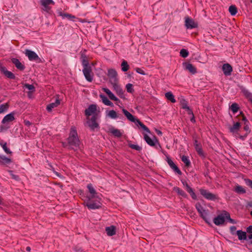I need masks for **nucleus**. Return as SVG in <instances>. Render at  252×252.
Masks as SVG:
<instances>
[{"label":"nucleus","mask_w":252,"mask_h":252,"mask_svg":"<svg viewBox=\"0 0 252 252\" xmlns=\"http://www.w3.org/2000/svg\"><path fill=\"white\" fill-rule=\"evenodd\" d=\"M87 188L90 195H89L88 199L85 200V203H83L84 206H87L90 210L101 208L102 205L101 202V198L97 196V193L93 188L92 184L91 183L88 184Z\"/></svg>","instance_id":"f257e3e1"},{"label":"nucleus","mask_w":252,"mask_h":252,"mask_svg":"<svg viewBox=\"0 0 252 252\" xmlns=\"http://www.w3.org/2000/svg\"><path fill=\"white\" fill-rule=\"evenodd\" d=\"M68 144L69 146V150L76 151L79 148L80 141L78 136L77 130L75 126H72L70 130L68 137L67 138Z\"/></svg>","instance_id":"f03ea898"},{"label":"nucleus","mask_w":252,"mask_h":252,"mask_svg":"<svg viewBox=\"0 0 252 252\" xmlns=\"http://www.w3.org/2000/svg\"><path fill=\"white\" fill-rule=\"evenodd\" d=\"M235 118L237 119L238 121H242L244 123L243 129L245 131V133L244 135H241L240 133H238L237 137L240 138L242 140H244L251 132V130L250 127V123L243 111H241L240 114L238 115Z\"/></svg>","instance_id":"7ed1b4c3"},{"label":"nucleus","mask_w":252,"mask_h":252,"mask_svg":"<svg viewBox=\"0 0 252 252\" xmlns=\"http://www.w3.org/2000/svg\"><path fill=\"white\" fill-rule=\"evenodd\" d=\"M41 11L45 12L50 15L54 14L52 10V6L54 5L55 2L53 0H40Z\"/></svg>","instance_id":"20e7f679"},{"label":"nucleus","mask_w":252,"mask_h":252,"mask_svg":"<svg viewBox=\"0 0 252 252\" xmlns=\"http://www.w3.org/2000/svg\"><path fill=\"white\" fill-rule=\"evenodd\" d=\"M199 191L200 194L207 200L218 202L220 199L218 194L210 192L207 189L201 188Z\"/></svg>","instance_id":"39448f33"},{"label":"nucleus","mask_w":252,"mask_h":252,"mask_svg":"<svg viewBox=\"0 0 252 252\" xmlns=\"http://www.w3.org/2000/svg\"><path fill=\"white\" fill-rule=\"evenodd\" d=\"M97 117L98 114H94L91 118L89 117L87 118V123L92 131H94L95 129H99L100 128L99 124L97 122Z\"/></svg>","instance_id":"423d86ee"},{"label":"nucleus","mask_w":252,"mask_h":252,"mask_svg":"<svg viewBox=\"0 0 252 252\" xmlns=\"http://www.w3.org/2000/svg\"><path fill=\"white\" fill-rule=\"evenodd\" d=\"M195 208L199 214L200 217L208 224H210V222L208 220L207 216L208 215V210H205L203 209L202 206L200 202H197L195 204Z\"/></svg>","instance_id":"0eeeda50"},{"label":"nucleus","mask_w":252,"mask_h":252,"mask_svg":"<svg viewBox=\"0 0 252 252\" xmlns=\"http://www.w3.org/2000/svg\"><path fill=\"white\" fill-rule=\"evenodd\" d=\"M107 76L109 79V82L111 84L118 82V73L115 69H108Z\"/></svg>","instance_id":"6e6552de"},{"label":"nucleus","mask_w":252,"mask_h":252,"mask_svg":"<svg viewBox=\"0 0 252 252\" xmlns=\"http://www.w3.org/2000/svg\"><path fill=\"white\" fill-rule=\"evenodd\" d=\"M82 71L87 81L89 82H92L93 80V77L94 76L92 67H85V68L83 69Z\"/></svg>","instance_id":"1a4fd4ad"},{"label":"nucleus","mask_w":252,"mask_h":252,"mask_svg":"<svg viewBox=\"0 0 252 252\" xmlns=\"http://www.w3.org/2000/svg\"><path fill=\"white\" fill-rule=\"evenodd\" d=\"M26 55L28 56L30 61H34L37 63H42L41 58H40L34 51L27 50Z\"/></svg>","instance_id":"9d476101"},{"label":"nucleus","mask_w":252,"mask_h":252,"mask_svg":"<svg viewBox=\"0 0 252 252\" xmlns=\"http://www.w3.org/2000/svg\"><path fill=\"white\" fill-rule=\"evenodd\" d=\"M185 25L187 29H189L196 28L198 26L197 22H195L193 19L188 16L185 18Z\"/></svg>","instance_id":"9b49d317"},{"label":"nucleus","mask_w":252,"mask_h":252,"mask_svg":"<svg viewBox=\"0 0 252 252\" xmlns=\"http://www.w3.org/2000/svg\"><path fill=\"white\" fill-rule=\"evenodd\" d=\"M117 94L121 98L125 99L124 91L118 84V82L111 84Z\"/></svg>","instance_id":"f8f14e48"},{"label":"nucleus","mask_w":252,"mask_h":252,"mask_svg":"<svg viewBox=\"0 0 252 252\" xmlns=\"http://www.w3.org/2000/svg\"><path fill=\"white\" fill-rule=\"evenodd\" d=\"M97 110V105L96 104H91L89 105L88 108L86 109L85 110V115L87 117V118L89 117L92 114L93 115L94 114H97L96 113Z\"/></svg>","instance_id":"ddd939ff"},{"label":"nucleus","mask_w":252,"mask_h":252,"mask_svg":"<svg viewBox=\"0 0 252 252\" xmlns=\"http://www.w3.org/2000/svg\"><path fill=\"white\" fill-rule=\"evenodd\" d=\"M241 121H238L236 122H234L232 126H230L229 127V131L232 133H235V136L237 137L238 136V133L239 130L240 129L241 126V124L240 123Z\"/></svg>","instance_id":"4468645a"},{"label":"nucleus","mask_w":252,"mask_h":252,"mask_svg":"<svg viewBox=\"0 0 252 252\" xmlns=\"http://www.w3.org/2000/svg\"><path fill=\"white\" fill-rule=\"evenodd\" d=\"M166 161L170 168L173 169L175 173L178 174L179 175H181L182 174V171L169 157H167Z\"/></svg>","instance_id":"2eb2a0df"},{"label":"nucleus","mask_w":252,"mask_h":252,"mask_svg":"<svg viewBox=\"0 0 252 252\" xmlns=\"http://www.w3.org/2000/svg\"><path fill=\"white\" fill-rule=\"evenodd\" d=\"M57 13L58 16L62 17L63 19L67 18L69 20L74 21V19L76 18L75 16L71 14L63 12L62 9L58 10Z\"/></svg>","instance_id":"dca6fc26"},{"label":"nucleus","mask_w":252,"mask_h":252,"mask_svg":"<svg viewBox=\"0 0 252 252\" xmlns=\"http://www.w3.org/2000/svg\"><path fill=\"white\" fill-rule=\"evenodd\" d=\"M222 70L223 71V74L225 76H229L231 74V73L233 71V68L232 66L229 63H226L223 64Z\"/></svg>","instance_id":"f3484780"},{"label":"nucleus","mask_w":252,"mask_h":252,"mask_svg":"<svg viewBox=\"0 0 252 252\" xmlns=\"http://www.w3.org/2000/svg\"><path fill=\"white\" fill-rule=\"evenodd\" d=\"M213 222L216 225H220L224 224V217H223L222 213L221 214L218 215L216 217L213 219Z\"/></svg>","instance_id":"a211bd4d"},{"label":"nucleus","mask_w":252,"mask_h":252,"mask_svg":"<svg viewBox=\"0 0 252 252\" xmlns=\"http://www.w3.org/2000/svg\"><path fill=\"white\" fill-rule=\"evenodd\" d=\"M11 61L19 70L23 71L25 69V66L18 59L13 58L11 59Z\"/></svg>","instance_id":"6ab92c4d"},{"label":"nucleus","mask_w":252,"mask_h":252,"mask_svg":"<svg viewBox=\"0 0 252 252\" xmlns=\"http://www.w3.org/2000/svg\"><path fill=\"white\" fill-rule=\"evenodd\" d=\"M185 69L188 70L190 73L194 74L197 72L196 67L189 63L185 62L183 63Z\"/></svg>","instance_id":"aec40b11"},{"label":"nucleus","mask_w":252,"mask_h":252,"mask_svg":"<svg viewBox=\"0 0 252 252\" xmlns=\"http://www.w3.org/2000/svg\"><path fill=\"white\" fill-rule=\"evenodd\" d=\"M14 115V112H12L11 113L6 115L3 118L1 123L4 124L7 123H9L15 120Z\"/></svg>","instance_id":"412c9836"},{"label":"nucleus","mask_w":252,"mask_h":252,"mask_svg":"<svg viewBox=\"0 0 252 252\" xmlns=\"http://www.w3.org/2000/svg\"><path fill=\"white\" fill-rule=\"evenodd\" d=\"M194 147L195 148L196 152H197L198 155L200 157L203 158H206V154L204 153L202 149V146L201 144L195 145V146H194Z\"/></svg>","instance_id":"4be33fe9"},{"label":"nucleus","mask_w":252,"mask_h":252,"mask_svg":"<svg viewBox=\"0 0 252 252\" xmlns=\"http://www.w3.org/2000/svg\"><path fill=\"white\" fill-rule=\"evenodd\" d=\"M61 103V100L58 98L56 99V101L55 102H52L48 105H47L46 107V109L48 112H51L52 109L55 107H58Z\"/></svg>","instance_id":"5701e85b"},{"label":"nucleus","mask_w":252,"mask_h":252,"mask_svg":"<svg viewBox=\"0 0 252 252\" xmlns=\"http://www.w3.org/2000/svg\"><path fill=\"white\" fill-rule=\"evenodd\" d=\"M1 71L3 72L4 75L9 79H16V76L12 72L7 70L5 67H1Z\"/></svg>","instance_id":"b1692460"},{"label":"nucleus","mask_w":252,"mask_h":252,"mask_svg":"<svg viewBox=\"0 0 252 252\" xmlns=\"http://www.w3.org/2000/svg\"><path fill=\"white\" fill-rule=\"evenodd\" d=\"M122 112L127 119L131 122L135 123L138 119L135 118L131 113H130L127 110L123 108Z\"/></svg>","instance_id":"393cba45"},{"label":"nucleus","mask_w":252,"mask_h":252,"mask_svg":"<svg viewBox=\"0 0 252 252\" xmlns=\"http://www.w3.org/2000/svg\"><path fill=\"white\" fill-rule=\"evenodd\" d=\"M103 91L108 95L111 100L119 101V102H120V99H119L108 89L103 88Z\"/></svg>","instance_id":"a878e982"},{"label":"nucleus","mask_w":252,"mask_h":252,"mask_svg":"<svg viewBox=\"0 0 252 252\" xmlns=\"http://www.w3.org/2000/svg\"><path fill=\"white\" fill-rule=\"evenodd\" d=\"M144 139L146 142V143L150 146L152 147H155L157 148V147L156 144V142H154L153 140H152L149 136H148L147 134H144Z\"/></svg>","instance_id":"bb28decb"},{"label":"nucleus","mask_w":252,"mask_h":252,"mask_svg":"<svg viewBox=\"0 0 252 252\" xmlns=\"http://www.w3.org/2000/svg\"><path fill=\"white\" fill-rule=\"evenodd\" d=\"M109 132L113 134L115 137L120 138L122 136V133L118 129L115 128L114 127L111 126L109 128Z\"/></svg>","instance_id":"cd10ccee"},{"label":"nucleus","mask_w":252,"mask_h":252,"mask_svg":"<svg viewBox=\"0 0 252 252\" xmlns=\"http://www.w3.org/2000/svg\"><path fill=\"white\" fill-rule=\"evenodd\" d=\"M180 158L182 162L185 164V166L187 168H189L191 166V162L189 158V157L185 155H180Z\"/></svg>","instance_id":"c85d7f7f"},{"label":"nucleus","mask_w":252,"mask_h":252,"mask_svg":"<svg viewBox=\"0 0 252 252\" xmlns=\"http://www.w3.org/2000/svg\"><path fill=\"white\" fill-rule=\"evenodd\" d=\"M173 190L176 192L178 195L183 197L184 198H188L187 194L181 188L178 187H174Z\"/></svg>","instance_id":"c756f323"},{"label":"nucleus","mask_w":252,"mask_h":252,"mask_svg":"<svg viewBox=\"0 0 252 252\" xmlns=\"http://www.w3.org/2000/svg\"><path fill=\"white\" fill-rule=\"evenodd\" d=\"M105 231L108 236H112L116 234V227L114 225L107 227H106Z\"/></svg>","instance_id":"7c9ffc66"},{"label":"nucleus","mask_w":252,"mask_h":252,"mask_svg":"<svg viewBox=\"0 0 252 252\" xmlns=\"http://www.w3.org/2000/svg\"><path fill=\"white\" fill-rule=\"evenodd\" d=\"M100 97L101 98L102 102L105 105L111 107L114 106L113 103L104 95L102 94H100Z\"/></svg>","instance_id":"2f4dec72"},{"label":"nucleus","mask_w":252,"mask_h":252,"mask_svg":"<svg viewBox=\"0 0 252 252\" xmlns=\"http://www.w3.org/2000/svg\"><path fill=\"white\" fill-rule=\"evenodd\" d=\"M241 92L245 97L252 103V93L246 89H242Z\"/></svg>","instance_id":"473e14b6"},{"label":"nucleus","mask_w":252,"mask_h":252,"mask_svg":"<svg viewBox=\"0 0 252 252\" xmlns=\"http://www.w3.org/2000/svg\"><path fill=\"white\" fill-rule=\"evenodd\" d=\"M236 234L237 235L238 239L239 240H247V235L246 232L241 230H238L236 231Z\"/></svg>","instance_id":"72a5a7b5"},{"label":"nucleus","mask_w":252,"mask_h":252,"mask_svg":"<svg viewBox=\"0 0 252 252\" xmlns=\"http://www.w3.org/2000/svg\"><path fill=\"white\" fill-rule=\"evenodd\" d=\"M12 162L11 158H7L4 156L0 155V163L2 165H6Z\"/></svg>","instance_id":"f704fd0d"},{"label":"nucleus","mask_w":252,"mask_h":252,"mask_svg":"<svg viewBox=\"0 0 252 252\" xmlns=\"http://www.w3.org/2000/svg\"><path fill=\"white\" fill-rule=\"evenodd\" d=\"M0 145L2 147L4 152L7 154H11L12 152L7 147L6 142L0 138Z\"/></svg>","instance_id":"c9c22d12"},{"label":"nucleus","mask_w":252,"mask_h":252,"mask_svg":"<svg viewBox=\"0 0 252 252\" xmlns=\"http://www.w3.org/2000/svg\"><path fill=\"white\" fill-rule=\"evenodd\" d=\"M121 66V69L124 72L127 71L130 68V66L128 64L127 62L125 60H123Z\"/></svg>","instance_id":"e433bc0d"},{"label":"nucleus","mask_w":252,"mask_h":252,"mask_svg":"<svg viewBox=\"0 0 252 252\" xmlns=\"http://www.w3.org/2000/svg\"><path fill=\"white\" fill-rule=\"evenodd\" d=\"M230 109L232 111L233 114L237 113L240 109V107L238 103H233L230 106Z\"/></svg>","instance_id":"4c0bfd02"},{"label":"nucleus","mask_w":252,"mask_h":252,"mask_svg":"<svg viewBox=\"0 0 252 252\" xmlns=\"http://www.w3.org/2000/svg\"><path fill=\"white\" fill-rule=\"evenodd\" d=\"M136 122L144 131L149 133H151L149 128L147 126H146L142 122H141L138 119L137 120Z\"/></svg>","instance_id":"58836bf2"},{"label":"nucleus","mask_w":252,"mask_h":252,"mask_svg":"<svg viewBox=\"0 0 252 252\" xmlns=\"http://www.w3.org/2000/svg\"><path fill=\"white\" fill-rule=\"evenodd\" d=\"M165 97L167 100L170 101L172 103H175L176 99L174 98V95L171 92H167L165 94Z\"/></svg>","instance_id":"ea45409f"},{"label":"nucleus","mask_w":252,"mask_h":252,"mask_svg":"<svg viewBox=\"0 0 252 252\" xmlns=\"http://www.w3.org/2000/svg\"><path fill=\"white\" fill-rule=\"evenodd\" d=\"M77 193L80 196V197L81 199L84 200V203H85V200L88 199L89 195H86L83 189H79L77 191Z\"/></svg>","instance_id":"a19ab883"},{"label":"nucleus","mask_w":252,"mask_h":252,"mask_svg":"<svg viewBox=\"0 0 252 252\" xmlns=\"http://www.w3.org/2000/svg\"><path fill=\"white\" fill-rule=\"evenodd\" d=\"M228 10L232 16L235 15L238 12L237 8L235 5H230Z\"/></svg>","instance_id":"79ce46f5"},{"label":"nucleus","mask_w":252,"mask_h":252,"mask_svg":"<svg viewBox=\"0 0 252 252\" xmlns=\"http://www.w3.org/2000/svg\"><path fill=\"white\" fill-rule=\"evenodd\" d=\"M180 105L183 109H187L188 106V102L185 98H181L180 101Z\"/></svg>","instance_id":"37998d69"},{"label":"nucleus","mask_w":252,"mask_h":252,"mask_svg":"<svg viewBox=\"0 0 252 252\" xmlns=\"http://www.w3.org/2000/svg\"><path fill=\"white\" fill-rule=\"evenodd\" d=\"M234 191L239 194H243L246 192L245 189L239 185L236 186L235 187Z\"/></svg>","instance_id":"c03bdc74"},{"label":"nucleus","mask_w":252,"mask_h":252,"mask_svg":"<svg viewBox=\"0 0 252 252\" xmlns=\"http://www.w3.org/2000/svg\"><path fill=\"white\" fill-rule=\"evenodd\" d=\"M187 191L189 193L191 197L193 200H197V195L194 192L193 189L190 187V188H188V189L187 190Z\"/></svg>","instance_id":"a18cd8bd"},{"label":"nucleus","mask_w":252,"mask_h":252,"mask_svg":"<svg viewBox=\"0 0 252 252\" xmlns=\"http://www.w3.org/2000/svg\"><path fill=\"white\" fill-rule=\"evenodd\" d=\"M24 87L31 91V92H28V95H29L31 93L34 92L35 91L34 86L32 84L26 83L24 84Z\"/></svg>","instance_id":"49530a36"},{"label":"nucleus","mask_w":252,"mask_h":252,"mask_svg":"<svg viewBox=\"0 0 252 252\" xmlns=\"http://www.w3.org/2000/svg\"><path fill=\"white\" fill-rule=\"evenodd\" d=\"M128 146L132 149L140 151L142 150V148L137 145L133 144L131 141L128 142Z\"/></svg>","instance_id":"de8ad7c7"},{"label":"nucleus","mask_w":252,"mask_h":252,"mask_svg":"<svg viewBox=\"0 0 252 252\" xmlns=\"http://www.w3.org/2000/svg\"><path fill=\"white\" fill-rule=\"evenodd\" d=\"M9 104L8 103L2 104L0 106V114L6 111L9 108Z\"/></svg>","instance_id":"09e8293b"},{"label":"nucleus","mask_w":252,"mask_h":252,"mask_svg":"<svg viewBox=\"0 0 252 252\" xmlns=\"http://www.w3.org/2000/svg\"><path fill=\"white\" fill-rule=\"evenodd\" d=\"M126 91L131 94H133L134 92V90L133 88V85L130 83H128L126 85Z\"/></svg>","instance_id":"8fccbe9b"},{"label":"nucleus","mask_w":252,"mask_h":252,"mask_svg":"<svg viewBox=\"0 0 252 252\" xmlns=\"http://www.w3.org/2000/svg\"><path fill=\"white\" fill-rule=\"evenodd\" d=\"M180 54V56L184 58H187L189 55L188 51L185 49H181Z\"/></svg>","instance_id":"3c124183"},{"label":"nucleus","mask_w":252,"mask_h":252,"mask_svg":"<svg viewBox=\"0 0 252 252\" xmlns=\"http://www.w3.org/2000/svg\"><path fill=\"white\" fill-rule=\"evenodd\" d=\"M108 116L112 119H116L118 117L117 112L113 110L109 112Z\"/></svg>","instance_id":"603ef678"},{"label":"nucleus","mask_w":252,"mask_h":252,"mask_svg":"<svg viewBox=\"0 0 252 252\" xmlns=\"http://www.w3.org/2000/svg\"><path fill=\"white\" fill-rule=\"evenodd\" d=\"M87 52L86 49L82 50L80 52V59L81 60H86L88 59V56L86 55V53Z\"/></svg>","instance_id":"864d4df0"},{"label":"nucleus","mask_w":252,"mask_h":252,"mask_svg":"<svg viewBox=\"0 0 252 252\" xmlns=\"http://www.w3.org/2000/svg\"><path fill=\"white\" fill-rule=\"evenodd\" d=\"M82 64L83 65V68H85V67H90L91 65L89 63V61L88 59L86 60H82L81 61Z\"/></svg>","instance_id":"5fc2aeb1"},{"label":"nucleus","mask_w":252,"mask_h":252,"mask_svg":"<svg viewBox=\"0 0 252 252\" xmlns=\"http://www.w3.org/2000/svg\"><path fill=\"white\" fill-rule=\"evenodd\" d=\"M223 217H224V220L225 219L229 220L231 218L230 214L227 212L226 211L223 210L222 211Z\"/></svg>","instance_id":"6e6d98bb"},{"label":"nucleus","mask_w":252,"mask_h":252,"mask_svg":"<svg viewBox=\"0 0 252 252\" xmlns=\"http://www.w3.org/2000/svg\"><path fill=\"white\" fill-rule=\"evenodd\" d=\"M9 172L10 173V175L11 178L16 181H19L20 180V177L18 175H15L13 174V171L12 170H9Z\"/></svg>","instance_id":"4d7b16f0"},{"label":"nucleus","mask_w":252,"mask_h":252,"mask_svg":"<svg viewBox=\"0 0 252 252\" xmlns=\"http://www.w3.org/2000/svg\"><path fill=\"white\" fill-rule=\"evenodd\" d=\"M244 180L246 184L252 189V180L250 179H245Z\"/></svg>","instance_id":"13d9d810"},{"label":"nucleus","mask_w":252,"mask_h":252,"mask_svg":"<svg viewBox=\"0 0 252 252\" xmlns=\"http://www.w3.org/2000/svg\"><path fill=\"white\" fill-rule=\"evenodd\" d=\"M135 71H136L137 73H139L140 74H142V75L146 74L145 71L140 68L136 67L135 68Z\"/></svg>","instance_id":"bf43d9fd"},{"label":"nucleus","mask_w":252,"mask_h":252,"mask_svg":"<svg viewBox=\"0 0 252 252\" xmlns=\"http://www.w3.org/2000/svg\"><path fill=\"white\" fill-rule=\"evenodd\" d=\"M236 230V227L235 226H231L230 227V231L232 235L235 234V231Z\"/></svg>","instance_id":"052dcab7"},{"label":"nucleus","mask_w":252,"mask_h":252,"mask_svg":"<svg viewBox=\"0 0 252 252\" xmlns=\"http://www.w3.org/2000/svg\"><path fill=\"white\" fill-rule=\"evenodd\" d=\"M183 186L185 187L186 190L188 189V188H190V187L186 181H182Z\"/></svg>","instance_id":"680f3d73"},{"label":"nucleus","mask_w":252,"mask_h":252,"mask_svg":"<svg viewBox=\"0 0 252 252\" xmlns=\"http://www.w3.org/2000/svg\"><path fill=\"white\" fill-rule=\"evenodd\" d=\"M185 110L187 111L189 115H193L194 114L192 110L189 107H188Z\"/></svg>","instance_id":"e2e57ef3"},{"label":"nucleus","mask_w":252,"mask_h":252,"mask_svg":"<svg viewBox=\"0 0 252 252\" xmlns=\"http://www.w3.org/2000/svg\"><path fill=\"white\" fill-rule=\"evenodd\" d=\"M193 146H195V145L201 144L199 141H198L197 137L193 136Z\"/></svg>","instance_id":"0e129e2a"},{"label":"nucleus","mask_w":252,"mask_h":252,"mask_svg":"<svg viewBox=\"0 0 252 252\" xmlns=\"http://www.w3.org/2000/svg\"><path fill=\"white\" fill-rule=\"evenodd\" d=\"M24 123L25 126H30L32 124V123L28 120H24Z\"/></svg>","instance_id":"69168bd1"},{"label":"nucleus","mask_w":252,"mask_h":252,"mask_svg":"<svg viewBox=\"0 0 252 252\" xmlns=\"http://www.w3.org/2000/svg\"><path fill=\"white\" fill-rule=\"evenodd\" d=\"M246 230H247V232H248V233H250V232L252 231V225H250L249 226H248Z\"/></svg>","instance_id":"338daca9"},{"label":"nucleus","mask_w":252,"mask_h":252,"mask_svg":"<svg viewBox=\"0 0 252 252\" xmlns=\"http://www.w3.org/2000/svg\"><path fill=\"white\" fill-rule=\"evenodd\" d=\"M192 117L190 118V120L192 123H195L196 122L195 117L194 114L193 115H191Z\"/></svg>","instance_id":"774afa93"}]
</instances>
